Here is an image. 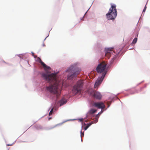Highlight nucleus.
<instances>
[{"label": "nucleus", "instance_id": "1", "mask_svg": "<svg viewBox=\"0 0 150 150\" xmlns=\"http://www.w3.org/2000/svg\"><path fill=\"white\" fill-rule=\"evenodd\" d=\"M42 76L44 79L48 82L53 83V84H51L46 87L47 91L51 93L56 94L57 96H59L60 94L57 89L59 87L61 86V83L57 80V73L48 74L46 73H43L42 74Z\"/></svg>", "mask_w": 150, "mask_h": 150}, {"label": "nucleus", "instance_id": "2", "mask_svg": "<svg viewBox=\"0 0 150 150\" xmlns=\"http://www.w3.org/2000/svg\"><path fill=\"white\" fill-rule=\"evenodd\" d=\"M106 65V63L103 62L100 63L97 67L96 68L97 72L99 73H102V75L101 77H99L96 81L94 86L95 88L100 84L103 81L107 72V71L105 70Z\"/></svg>", "mask_w": 150, "mask_h": 150}, {"label": "nucleus", "instance_id": "3", "mask_svg": "<svg viewBox=\"0 0 150 150\" xmlns=\"http://www.w3.org/2000/svg\"><path fill=\"white\" fill-rule=\"evenodd\" d=\"M116 5H111L108 12L106 14L107 18L108 20H114L117 16V12L116 8Z\"/></svg>", "mask_w": 150, "mask_h": 150}, {"label": "nucleus", "instance_id": "4", "mask_svg": "<svg viewBox=\"0 0 150 150\" xmlns=\"http://www.w3.org/2000/svg\"><path fill=\"white\" fill-rule=\"evenodd\" d=\"M66 72L69 73L68 75V79H70L74 77H76L80 72L79 71H76L75 67L74 65L71 66L67 70Z\"/></svg>", "mask_w": 150, "mask_h": 150}, {"label": "nucleus", "instance_id": "5", "mask_svg": "<svg viewBox=\"0 0 150 150\" xmlns=\"http://www.w3.org/2000/svg\"><path fill=\"white\" fill-rule=\"evenodd\" d=\"M83 83V81L82 80L79 81L77 82L76 84L73 87L72 90V93L74 94L81 93Z\"/></svg>", "mask_w": 150, "mask_h": 150}, {"label": "nucleus", "instance_id": "6", "mask_svg": "<svg viewBox=\"0 0 150 150\" xmlns=\"http://www.w3.org/2000/svg\"><path fill=\"white\" fill-rule=\"evenodd\" d=\"M90 94L94 98L98 100L101 99L102 97V95L101 93L98 91H93L90 93Z\"/></svg>", "mask_w": 150, "mask_h": 150}, {"label": "nucleus", "instance_id": "7", "mask_svg": "<svg viewBox=\"0 0 150 150\" xmlns=\"http://www.w3.org/2000/svg\"><path fill=\"white\" fill-rule=\"evenodd\" d=\"M112 48H108L105 49V57L107 59H109L111 55V53H112Z\"/></svg>", "mask_w": 150, "mask_h": 150}, {"label": "nucleus", "instance_id": "8", "mask_svg": "<svg viewBox=\"0 0 150 150\" xmlns=\"http://www.w3.org/2000/svg\"><path fill=\"white\" fill-rule=\"evenodd\" d=\"M93 106L98 108L102 109H104L105 108V105L102 102H95L93 103Z\"/></svg>", "mask_w": 150, "mask_h": 150}, {"label": "nucleus", "instance_id": "9", "mask_svg": "<svg viewBox=\"0 0 150 150\" xmlns=\"http://www.w3.org/2000/svg\"><path fill=\"white\" fill-rule=\"evenodd\" d=\"M66 100L64 99H62L60 100L59 103H60V106H61L67 103Z\"/></svg>", "mask_w": 150, "mask_h": 150}, {"label": "nucleus", "instance_id": "10", "mask_svg": "<svg viewBox=\"0 0 150 150\" xmlns=\"http://www.w3.org/2000/svg\"><path fill=\"white\" fill-rule=\"evenodd\" d=\"M98 121V119H96V120H95V121H96V122H93L94 121H93L91 123H88V124H87V125L86 126H88V127L90 126H91L93 123H95L96 122H97Z\"/></svg>", "mask_w": 150, "mask_h": 150}, {"label": "nucleus", "instance_id": "11", "mask_svg": "<svg viewBox=\"0 0 150 150\" xmlns=\"http://www.w3.org/2000/svg\"><path fill=\"white\" fill-rule=\"evenodd\" d=\"M38 60L40 63H41V64L42 65L43 64L45 65V64L44 63V62L42 61L41 59L40 58L38 57Z\"/></svg>", "mask_w": 150, "mask_h": 150}, {"label": "nucleus", "instance_id": "12", "mask_svg": "<svg viewBox=\"0 0 150 150\" xmlns=\"http://www.w3.org/2000/svg\"><path fill=\"white\" fill-rule=\"evenodd\" d=\"M42 65L45 69H47L48 70H50L51 69L50 67L47 66L46 64H45V65L43 64Z\"/></svg>", "mask_w": 150, "mask_h": 150}, {"label": "nucleus", "instance_id": "13", "mask_svg": "<svg viewBox=\"0 0 150 150\" xmlns=\"http://www.w3.org/2000/svg\"><path fill=\"white\" fill-rule=\"evenodd\" d=\"M96 111V110L95 109H91L90 111V112L91 114H93L95 113Z\"/></svg>", "mask_w": 150, "mask_h": 150}, {"label": "nucleus", "instance_id": "14", "mask_svg": "<svg viewBox=\"0 0 150 150\" xmlns=\"http://www.w3.org/2000/svg\"><path fill=\"white\" fill-rule=\"evenodd\" d=\"M137 38H135L133 40L132 43L133 44H135L137 42Z\"/></svg>", "mask_w": 150, "mask_h": 150}, {"label": "nucleus", "instance_id": "15", "mask_svg": "<svg viewBox=\"0 0 150 150\" xmlns=\"http://www.w3.org/2000/svg\"><path fill=\"white\" fill-rule=\"evenodd\" d=\"M53 108H52L49 113V115H50L52 114Z\"/></svg>", "mask_w": 150, "mask_h": 150}, {"label": "nucleus", "instance_id": "16", "mask_svg": "<svg viewBox=\"0 0 150 150\" xmlns=\"http://www.w3.org/2000/svg\"><path fill=\"white\" fill-rule=\"evenodd\" d=\"M38 129H43V127H42V126L41 125H39L38 126Z\"/></svg>", "mask_w": 150, "mask_h": 150}, {"label": "nucleus", "instance_id": "17", "mask_svg": "<svg viewBox=\"0 0 150 150\" xmlns=\"http://www.w3.org/2000/svg\"><path fill=\"white\" fill-rule=\"evenodd\" d=\"M15 143V142H13V143L12 144H6V145L7 146H12L13 145V144Z\"/></svg>", "mask_w": 150, "mask_h": 150}, {"label": "nucleus", "instance_id": "18", "mask_svg": "<svg viewBox=\"0 0 150 150\" xmlns=\"http://www.w3.org/2000/svg\"><path fill=\"white\" fill-rule=\"evenodd\" d=\"M146 6H145V7L144 8L143 10V12H145V11L146 9Z\"/></svg>", "mask_w": 150, "mask_h": 150}, {"label": "nucleus", "instance_id": "19", "mask_svg": "<svg viewBox=\"0 0 150 150\" xmlns=\"http://www.w3.org/2000/svg\"><path fill=\"white\" fill-rule=\"evenodd\" d=\"M88 127L86 125L85 126V127H84V129L85 130H86L88 128Z\"/></svg>", "mask_w": 150, "mask_h": 150}, {"label": "nucleus", "instance_id": "20", "mask_svg": "<svg viewBox=\"0 0 150 150\" xmlns=\"http://www.w3.org/2000/svg\"><path fill=\"white\" fill-rule=\"evenodd\" d=\"M79 120L81 121H83V119H80Z\"/></svg>", "mask_w": 150, "mask_h": 150}, {"label": "nucleus", "instance_id": "21", "mask_svg": "<svg viewBox=\"0 0 150 150\" xmlns=\"http://www.w3.org/2000/svg\"><path fill=\"white\" fill-rule=\"evenodd\" d=\"M63 123H61L59 124H57V125H60L62 124Z\"/></svg>", "mask_w": 150, "mask_h": 150}, {"label": "nucleus", "instance_id": "22", "mask_svg": "<svg viewBox=\"0 0 150 150\" xmlns=\"http://www.w3.org/2000/svg\"><path fill=\"white\" fill-rule=\"evenodd\" d=\"M81 137H82V134H81Z\"/></svg>", "mask_w": 150, "mask_h": 150}]
</instances>
